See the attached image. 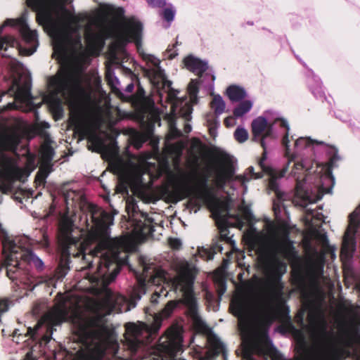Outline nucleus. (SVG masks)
Returning a JSON list of instances; mask_svg holds the SVG:
<instances>
[{
	"label": "nucleus",
	"instance_id": "f257e3e1",
	"mask_svg": "<svg viewBox=\"0 0 360 360\" xmlns=\"http://www.w3.org/2000/svg\"><path fill=\"white\" fill-rule=\"evenodd\" d=\"M89 212L92 225L86 235L70 218L64 217L60 219L58 231L60 259L54 277L62 280L67 275L70 269V256L82 257L85 269L92 268L94 259L96 260V279L108 285L120 273L121 265L127 262V256L123 260L119 256L125 243L110 236L112 216L93 205L89 207Z\"/></svg>",
	"mask_w": 360,
	"mask_h": 360
},
{
	"label": "nucleus",
	"instance_id": "f03ea898",
	"mask_svg": "<svg viewBox=\"0 0 360 360\" xmlns=\"http://www.w3.org/2000/svg\"><path fill=\"white\" fill-rule=\"evenodd\" d=\"M278 252L285 258L293 257L295 251L292 242L287 240L276 245L262 244L257 250L262 262L269 271L266 283V293L259 304L261 321L269 327L275 320L279 319L288 330L295 333L297 330L292 322L290 309L283 297L282 276L286 272L287 265L278 257Z\"/></svg>",
	"mask_w": 360,
	"mask_h": 360
},
{
	"label": "nucleus",
	"instance_id": "7ed1b4c3",
	"mask_svg": "<svg viewBox=\"0 0 360 360\" xmlns=\"http://www.w3.org/2000/svg\"><path fill=\"white\" fill-rule=\"evenodd\" d=\"M179 303L180 300L169 301L158 314L153 316L150 324L143 322L126 323L124 345L127 349L135 354L141 346L150 342L158 335L163 319L169 317Z\"/></svg>",
	"mask_w": 360,
	"mask_h": 360
},
{
	"label": "nucleus",
	"instance_id": "20e7f679",
	"mask_svg": "<svg viewBox=\"0 0 360 360\" xmlns=\"http://www.w3.org/2000/svg\"><path fill=\"white\" fill-rule=\"evenodd\" d=\"M198 274L195 266L187 261H182L176 266V275L171 280L174 291L182 293L181 303L187 307V314L195 324L202 323L198 314V303L194 295L193 285Z\"/></svg>",
	"mask_w": 360,
	"mask_h": 360
},
{
	"label": "nucleus",
	"instance_id": "39448f33",
	"mask_svg": "<svg viewBox=\"0 0 360 360\" xmlns=\"http://www.w3.org/2000/svg\"><path fill=\"white\" fill-rule=\"evenodd\" d=\"M159 193L162 198L169 203H176L190 196L205 202H210L214 199L213 189L208 184L207 176L199 179L194 188L186 184H165L159 188Z\"/></svg>",
	"mask_w": 360,
	"mask_h": 360
},
{
	"label": "nucleus",
	"instance_id": "423d86ee",
	"mask_svg": "<svg viewBox=\"0 0 360 360\" xmlns=\"http://www.w3.org/2000/svg\"><path fill=\"white\" fill-rule=\"evenodd\" d=\"M3 246V254L6 257L1 263V266L6 269V275L10 279L16 278L15 274L20 269V261L27 264L32 263L38 270L42 269L43 262L32 250L22 248L11 240L8 243L4 241Z\"/></svg>",
	"mask_w": 360,
	"mask_h": 360
},
{
	"label": "nucleus",
	"instance_id": "0eeeda50",
	"mask_svg": "<svg viewBox=\"0 0 360 360\" xmlns=\"http://www.w3.org/2000/svg\"><path fill=\"white\" fill-rule=\"evenodd\" d=\"M143 25L139 21L129 20L124 25L123 30L117 32H109L108 37L114 38L109 45L110 58L113 63L120 64L121 60L118 53L125 54V46L134 41L138 49L141 45Z\"/></svg>",
	"mask_w": 360,
	"mask_h": 360
},
{
	"label": "nucleus",
	"instance_id": "6e6552de",
	"mask_svg": "<svg viewBox=\"0 0 360 360\" xmlns=\"http://www.w3.org/2000/svg\"><path fill=\"white\" fill-rule=\"evenodd\" d=\"M75 333L78 340L86 347L104 340L109 335L107 327L101 323L100 317L82 320L78 324Z\"/></svg>",
	"mask_w": 360,
	"mask_h": 360
},
{
	"label": "nucleus",
	"instance_id": "1a4fd4ad",
	"mask_svg": "<svg viewBox=\"0 0 360 360\" xmlns=\"http://www.w3.org/2000/svg\"><path fill=\"white\" fill-rule=\"evenodd\" d=\"M49 85L54 89L56 94H60L70 102L76 101L83 92L79 81L70 72L52 77Z\"/></svg>",
	"mask_w": 360,
	"mask_h": 360
},
{
	"label": "nucleus",
	"instance_id": "9d476101",
	"mask_svg": "<svg viewBox=\"0 0 360 360\" xmlns=\"http://www.w3.org/2000/svg\"><path fill=\"white\" fill-rule=\"evenodd\" d=\"M132 77L133 79H135L136 82L137 89L135 94L126 96L121 91L114 86L112 81L110 79L109 75H106V79L108 80L109 85H110L112 91L116 94L121 100L131 102L132 105L135 108H140L143 112H146L150 107L153 105V103H150V101L146 96L145 90L141 85L138 75L133 73Z\"/></svg>",
	"mask_w": 360,
	"mask_h": 360
},
{
	"label": "nucleus",
	"instance_id": "9b49d317",
	"mask_svg": "<svg viewBox=\"0 0 360 360\" xmlns=\"http://www.w3.org/2000/svg\"><path fill=\"white\" fill-rule=\"evenodd\" d=\"M266 159V153H262V158L258 162V166L260 167L264 174L269 176L268 188L275 193L278 201L283 200L284 193L279 189V184L278 180L283 177L288 171V165L284 167L281 170L276 171L270 166L264 165V161Z\"/></svg>",
	"mask_w": 360,
	"mask_h": 360
},
{
	"label": "nucleus",
	"instance_id": "f8f14e48",
	"mask_svg": "<svg viewBox=\"0 0 360 360\" xmlns=\"http://www.w3.org/2000/svg\"><path fill=\"white\" fill-rule=\"evenodd\" d=\"M182 328L177 323L172 325L160 338V349L169 355H173L177 351L181 338Z\"/></svg>",
	"mask_w": 360,
	"mask_h": 360
},
{
	"label": "nucleus",
	"instance_id": "ddd939ff",
	"mask_svg": "<svg viewBox=\"0 0 360 360\" xmlns=\"http://www.w3.org/2000/svg\"><path fill=\"white\" fill-rule=\"evenodd\" d=\"M23 176L22 169L17 165L15 159L7 155L0 158V179L4 181L15 182Z\"/></svg>",
	"mask_w": 360,
	"mask_h": 360
},
{
	"label": "nucleus",
	"instance_id": "4468645a",
	"mask_svg": "<svg viewBox=\"0 0 360 360\" xmlns=\"http://www.w3.org/2000/svg\"><path fill=\"white\" fill-rule=\"evenodd\" d=\"M250 301L243 295L234 297L230 304L231 313L238 318V326L240 329H245L248 326V317L250 312Z\"/></svg>",
	"mask_w": 360,
	"mask_h": 360
},
{
	"label": "nucleus",
	"instance_id": "2eb2a0df",
	"mask_svg": "<svg viewBox=\"0 0 360 360\" xmlns=\"http://www.w3.org/2000/svg\"><path fill=\"white\" fill-rule=\"evenodd\" d=\"M22 138V134L15 127L0 131V151H9L19 156L17 150Z\"/></svg>",
	"mask_w": 360,
	"mask_h": 360
},
{
	"label": "nucleus",
	"instance_id": "dca6fc26",
	"mask_svg": "<svg viewBox=\"0 0 360 360\" xmlns=\"http://www.w3.org/2000/svg\"><path fill=\"white\" fill-rule=\"evenodd\" d=\"M252 140L256 141L259 139L260 146L263 148V153H266L265 139L271 137L272 135V124H269L266 118L258 117L255 119L251 124Z\"/></svg>",
	"mask_w": 360,
	"mask_h": 360
},
{
	"label": "nucleus",
	"instance_id": "f3484780",
	"mask_svg": "<svg viewBox=\"0 0 360 360\" xmlns=\"http://www.w3.org/2000/svg\"><path fill=\"white\" fill-rule=\"evenodd\" d=\"M66 316L67 313L65 309L60 307H56L41 318L37 326L46 325V329L50 330L51 333L54 326H58L65 321Z\"/></svg>",
	"mask_w": 360,
	"mask_h": 360
},
{
	"label": "nucleus",
	"instance_id": "a211bd4d",
	"mask_svg": "<svg viewBox=\"0 0 360 360\" xmlns=\"http://www.w3.org/2000/svg\"><path fill=\"white\" fill-rule=\"evenodd\" d=\"M4 25H10L12 27H18L20 36L27 43H33L37 41V32L30 30L26 22V20L23 18H20L18 19H7L4 22Z\"/></svg>",
	"mask_w": 360,
	"mask_h": 360
},
{
	"label": "nucleus",
	"instance_id": "6ab92c4d",
	"mask_svg": "<svg viewBox=\"0 0 360 360\" xmlns=\"http://www.w3.org/2000/svg\"><path fill=\"white\" fill-rule=\"evenodd\" d=\"M207 342L209 347L205 352L203 360H211L220 354L222 355L224 360L226 359L227 351L226 347L216 335H210L207 337Z\"/></svg>",
	"mask_w": 360,
	"mask_h": 360
},
{
	"label": "nucleus",
	"instance_id": "aec40b11",
	"mask_svg": "<svg viewBox=\"0 0 360 360\" xmlns=\"http://www.w3.org/2000/svg\"><path fill=\"white\" fill-rule=\"evenodd\" d=\"M144 59L150 62L155 68L150 70H146L145 75L148 77L150 81L156 86H160V83L165 79L167 77L164 70L160 66V61L159 59L155 58L151 55L144 56Z\"/></svg>",
	"mask_w": 360,
	"mask_h": 360
},
{
	"label": "nucleus",
	"instance_id": "412c9836",
	"mask_svg": "<svg viewBox=\"0 0 360 360\" xmlns=\"http://www.w3.org/2000/svg\"><path fill=\"white\" fill-rule=\"evenodd\" d=\"M185 66L191 72L195 73L198 76L202 77L203 73L208 69L207 63L193 56H188L184 60Z\"/></svg>",
	"mask_w": 360,
	"mask_h": 360
},
{
	"label": "nucleus",
	"instance_id": "4be33fe9",
	"mask_svg": "<svg viewBox=\"0 0 360 360\" xmlns=\"http://www.w3.org/2000/svg\"><path fill=\"white\" fill-rule=\"evenodd\" d=\"M13 86L16 88L15 92L16 99L27 101L31 98V84L29 82H25L21 85L20 81L15 79L13 82Z\"/></svg>",
	"mask_w": 360,
	"mask_h": 360
},
{
	"label": "nucleus",
	"instance_id": "5701e85b",
	"mask_svg": "<svg viewBox=\"0 0 360 360\" xmlns=\"http://www.w3.org/2000/svg\"><path fill=\"white\" fill-rule=\"evenodd\" d=\"M352 228L354 230V232H356L357 229H354V227L353 225L350 224V220L349 219V226L345 233L343 240H342V245L341 248V254L345 255L347 256H352L354 251V241L352 238H350L349 236V233L350 231V229Z\"/></svg>",
	"mask_w": 360,
	"mask_h": 360
},
{
	"label": "nucleus",
	"instance_id": "b1692460",
	"mask_svg": "<svg viewBox=\"0 0 360 360\" xmlns=\"http://www.w3.org/2000/svg\"><path fill=\"white\" fill-rule=\"evenodd\" d=\"M295 280L297 285L300 288V297L303 303L307 305L312 304L314 293L307 288L303 276L299 275Z\"/></svg>",
	"mask_w": 360,
	"mask_h": 360
},
{
	"label": "nucleus",
	"instance_id": "393cba45",
	"mask_svg": "<svg viewBox=\"0 0 360 360\" xmlns=\"http://www.w3.org/2000/svg\"><path fill=\"white\" fill-rule=\"evenodd\" d=\"M126 302V297L121 295H109L106 300L105 304L109 307V312H120L123 304Z\"/></svg>",
	"mask_w": 360,
	"mask_h": 360
},
{
	"label": "nucleus",
	"instance_id": "a878e982",
	"mask_svg": "<svg viewBox=\"0 0 360 360\" xmlns=\"http://www.w3.org/2000/svg\"><path fill=\"white\" fill-rule=\"evenodd\" d=\"M39 161L52 162L55 151L51 145L49 140H46L41 145L39 150Z\"/></svg>",
	"mask_w": 360,
	"mask_h": 360
},
{
	"label": "nucleus",
	"instance_id": "bb28decb",
	"mask_svg": "<svg viewBox=\"0 0 360 360\" xmlns=\"http://www.w3.org/2000/svg\"><path fill=\"white\" fill-rule=\"evenodd\" d=\"M226 94L229 98L233 102L240 101L246 96L245 89L237 85L229 86L226 89Z\"/></svg>",
	"mask_w": 360,
	"mask_h": 360
},
{
	"label": "nucleus",
	"instance_id": "cd10ccee",
	"mask_svg": "<svg viewBox=\"0 0 360 360\" xmlns=\"http://www.w3.org/2000/svg\"><path fill=\"white\" fill-rule=\"evenodd\" d=\"M85 40L89 46L95 48L96 46H103L105 37L101 33H94L91 31H88L85 34Z\"/></svg>",
	"mask_w": 360,
	"mask_h": 360
},
{
	"label": "nucleus",
	"instance_id": "c85d7f7f",
	"mask_svg": "<svg viewBox=\"0 0 360 360\" xmlns=\"http://www.w3.org/2000/svg\"><path fill=\"white\" fill-rule=\"evenodd\" d=\"M146 292V285L141 283L137 286L134 287L129 294V304L132 307H135L136 302L139 301L142 295Z\"/></svg>",
	"mask_w": 360,
	"mask_h": 360
},
{
	"label": "nucleus",
	"instance_id": "c756f323",
	"mask_svg": "<svg viewBox=\"0 0 360 360\" xmlns=\"http://www.w3.org/2000/svg\"><path fill=\"white\" fill-rule=\"evenodd\" d=\"M82 195L79 192L72 189H67L63 191V198L67 206H73L77 204Z\"/></svg>",
	"mask_w": 360,
	"mask_h": 360
},
{
	"label": "nucleus",
	"instance_id": "7c9ffc66",
	"mask_svg": "<svg viewBox=\"0 0 360 360\" xmlns=\"http://www.w3.org/2000/svg\"><path fill=\"white\" fill-rule=\"evenodd\" d=\"M210 107L214 110V114L218 116L224 112L226 104L221 96L215 95L210 103Z\"/></svg>",
	"mask_w": 360,
	"mask_h": 360
},
{
	"label": "nucleus",
	"instance_id": "2f4dec72",
	"mask_svg": "<svg viewBox=\"0 0 360 360\" xmlns=\"http://www.w3.org/2000/svg\"><path fill=\"white\" fill-rule=\"evenodd\" d=\"M217 226L219 231V240L226 243H230L231 242V239L229 237V231L228 221L226 219L222 220L217 223Z\"/></svg>",
	"mask_w": 360,
	"mask_h": 360
},
{
	"label": "nucleus",
	"instance_id": "473e14b6",
	"mask_svg": "<svg viewBox=\"0 0 360 360\" xmlns=\"http://www.w3.org/2000/svg\"><path fill=\"white\" fill-rule=\"evenodd\" d=\"M252 103L250 101H243L233 110V115L236 117H242L251 109Z\"/></svg>",
	"mask_w": 360,
	"mask_h": 360
},
{
	"label": "nucleus",
	"instance_id": "72a5a7b5",
	"mask_svg": "<svg viewBox=\"0 0 360 360\" xmlns=\"http://www.w3.org/2000/svg\"><path fill=\"white\" fill-rule=\"evenodd\" d=\"M278 120L280 121V126L281 127H283L285 129V133L282 139L281 143H282V145L285 148L286 155H288L289 150H290V146H289V143H290V139H289L290 127H289V125L286 120H285L283 119H279Z\"/></svg>",
	"mask_w": 360,
	"mask_h": 360
},
{
	"label": "nucleus",
	"instance_id": "f704fd0d",
	"mask_svg": "<svg viewBox=\"0 0 360 360\" xmlns=\"http://www.w3.org/2000/svg\"><path fill=\"white\" fill-rule=\"evenodd\" d=\"M70 125L74 128L75 133L83 137L86 134V129L78 116L70 118Z\"/></svg>",
	"mask_w": 360,
	"mask_h": 360
},
{
	"label": "nucleus",
	"instance_id": "c9c22d12",
	"mask_svg": "<svg viewBox=\"0 0 360 360\" xmlns=\"http://www.w3.org/2000/svg\"><path fill=\"white\" fill-rule=\"evenodd\" d=\"M317 145H323L324 143L323 141H314L310 138H304L300 137L295 140V146L297 148H306L313 144Z\"/></svg>",
	"mask_w": 360,
	"mask_h": 360
},
{
	"label": "nucleus",
	"instance_id": "e433bc0d",
	"mask_svg": "<svg viewBox=\"0 0 360 360\" xmlns=\"http://www.w3.org/2000/svg\"><path fill=\"white\" fill-rule=\"evenodd\" d=\"M233 175V170L231 168H227L221 170L217 176V183L219 186H223L229 178Z\"/></svg>",
	"mask_w": 360,
	"mask_h": 360
},
{
	"label": "nucleus",
	"instance_id": "4c0bfd02",
	"mask_svg": "<svg viewBox=\"0 0 360 360\" xmlns=\"http://www.w3.org/2000/svg\"><path fill=\"white\" fill-rule=\"evenodd\" d=\"M40 167L38 172L42 174V179H46L53 170L52 162L39 161Z\"/></svg>",
	"mask_w": 360,
	"mask_h": 360
},
{
	"label": "nucleus",
	"instance_id": "58836bf2",
	"mask_svg": "<svg viewBox=\"0 0 360 360\" xmlns=\"http://www.w3.org/2000/svg\"><path fill=\"white\" fill-rule=\"evenodd\" d=\"M350 224L354 229H357L360 225V205L349 214Z\"/></svg>",
	"mask_w": 360,
	"mask_h": 360
},
{
	"label": "nucleus",
	"instance_id": "ea45409f",
	"mask_svg": "<svg viewBox=\"0 0 360 360\" xmlns=\"http://www.w3.org/2000/svg\"><path fill=\"white\" fill-rule=\"evenodd\" d=\"M55 0H27L28 6L32 9H39L44 8L49 3Z\"/></svg>",
	"mask_w": 360,
	"mask_h": 360
},
{
	"label": "nucleus",
	"instance_id": "a19ab883",
	"mask_svg": "<svg viewBox=\"0 0 360 360\" xmlns=\"http://www.w3.org/2000/svg\"><path fill=\"white\" fill-rule=\"evenodd\" d=\"M234 138L239 143H243L248 139V133L243 128H237L234 132Z\"/></svg>",
	"mask_w": 360,
	"mask_h": 360
},
{
	"label": "nucleus",
	"instance_id": "79ce46f5",
	"mask_svg": "<svg viewBox=\"0 0 360 360\" xmlns=\"http://www.w3.org/2000/svg\"><path fill=\"white\" fill-rule=\"evenodd\" d=\"M217 288V293L219 296L222 295L226 290V282L224 278L220 277L215 280Z\"/></svg>",
	"mask_w": 360,
	"mask_h": 360
},
{
	"label": "nucleus",
	"instance_id": "37998d69",
	"mask_svg": "<svg viewBox=\"0 0 360 360\" xmlns=\"http://www.w3.org/2000/svg\"><path fill=\"white\" fill-rule=\"evenodd\" d=\"M207 125L209 128L210 134L212 136H216L217 128L219 125V122L217 118L207 120Z\"/></svg>",
	"mask_w": 360,
	"mask_h": 360
},
{
	"label": "nucleus",
	"instance_id": "c03bdc74",
	"mask_svg": "<svg viewBox=\"0 0 360 360\" xmlns=\"http://www.w3.org/2000/svg\"><path fill=\"white\" fill-rule=\"evenodd\" d=\"M161 15L167 22H172L174 18V11L171 8H166L161 12Z\"/></svg>",
	"mask_w": 360,
	"mask_h": 360
},
{
	"label": "nucleus",
	"instance_id": "a18cd8bd",
	"mask_svg": "<svg viewBox=\"0 0 360 360\" xmlns=\"http://www.w3.org/2000/svg\"><path fill=\"white\" fill-rule=\"evenodd\" d=\"M222 241H220L219 240H217L216 241H213L211 245V254L209 255V258H212L214 254H217V252H221L223 250L222 245L221 244Z\"/></svg>",
	"mask_w": 360,
	"mask_h": 360
},
{
	"label": "nucleus",
	"instance_id": "49530a36",
	"mask_svg": "<svg viewBox=\"0 0 360 360\" xmlns=\"http://www.w3.org/2000/svg\"><path fill=\"white\" fill-rule=\"evenodd\" d=\"M13 183L14 182L2 181L0 184V191L4 194H8L12 191Z\"/></svg>",
	"mask_w": 360,
	"mask_h": 360
},
{
	"label": "nucleus",
	"instance_id": "de8ad7c7",
	"mask_svg": "<svg viewBox=\"0 0 360 360\" xmlns=\"http://www.w3.org/2000/svg\"><path fill=\"white\" fill-rule=\"evenodd\" d=\"M57 0H55L53 2L49 3L44 8L34 9V11H41V13L39 14L38 17L43 18L44 20H49L51 19V16L49 12L46 11V8L49 6L53 4Z\"/></svg>",
	"mask_w": 360,
	"mask_h": 360
},
{
	"label": "nucleus",
	"instance_id": "09e8293b",
	"mask_svg": "<svg viewBox=\"0 0 360 360\" xmlns=\"http://www.w3.org/2000/svg\"><path fill=\"white\" fill-rule=\"evenodd\" d=\"M304 310L302 309L297 311V313L296 314V315L295 316V320L297 324L300 327L302 328L304 326Z\"/></svg>",
	"mask_w": 360,
	"mask_h": 360
},
{
	"label": "nucleus",
	"instance_id": "8fccbe9b",
	"mask_svg": "<svg viewBox=\"0 0 360 360\" xmlns=\"http://www.w3.org/2000/svg\"><path fill=\"white\" fill-rule=\"evenodd\" d=\"M154 231V227L152 225L146 224H143L140 229L141 233L143 236L152 235Z\"/></svg>",
	"mask_w": 360,
	"mask_h": 360
},
{
	"label": "nucleus",
	"instance_id": "3c124183",
	"mask_svg": "<svg viewBox=\"0 0 360 360\" xmlns=\"http://www.w3.org/2000/svg\"><path fill=\"white\" fill-rule=\"evenodd\" d=\"M50 106L52 108V110H54L56 112H60V113L63 112V106H62V103H61V101L60 99H58V98L54 99L51 103Z\"/></svg>",
	"mask_w": 360,
	"mask_h": 360
},
{
	"label": "nucleus",
	"instance_id": "603ef678",
	"mask_svg": "<svg viewBox=\"0 0 360 360\" xmlns=\"http://www.w3.org/2000/svg\"><path fill=\"white\" fill-rule=\"evenodd\" d=\"M259 169H261L260 172H255L254 167L251 166V167H249L247 169V170L248 171L249 174H250L251 178L255 179H258L262 178L263 174H264V172L262 171V169L260 167H259Z\"/></svg>",
	"mask_w": 360,
	"mask_h": 360
},
{
	"label": "nucleus",
	"instance_id": "864d4df0",
	"mask_svg": "<svg viewBox=\"0 0 360 360\" xmlns=\"http://www.w3.org/2000/svg\"><path fill=\"white\" fill-rule=\"evenodd\" d=\"M169 245L173 250H179L181 247V242L180 239L176 238H170L168 240Z\"/></svg>",
	"mask_w": 360,
	"mask_h": 360
},
{
	"label": "nucleus",
	"instance_id": "5fc2aeb1",
	"mask_svg": "<svg viewBox=\"0 0 360 360\" xmlns=\"http://www.w3.org/2000/svg\"><path fill=\"white\" fill-rule=\"evenodd\" d=\"M146 1L153 8H163L166 4V0H146Z\"/></svg>",
	"mask_w": 360,
	"mask_h": 360
},
{
	"label": "nucleus",
	"instance_id": "6e6d98bb",
	"mask_svg": "<svg viewBox=\"0 0 360 360\" xmlns=\"http://www.w3.org/2000/svg\"><path fill=\"white\" fill-rule=\"evenodd\" d=\"M304 165L302 162H297L294 164V168L292 171L293 176H296L297 171H301L304 169Z\"/></svg>",
	"mask_w": 360,
	"mask_h": 360
},
{
	"label": "nucleus",
	"instance_id": "4d7b16f0",
	"mask_svg": "<svg viewBox=\"0 0 360 360\" xmlns=\"http://www.w3.org/2000/svg\"><path fill=\"white\" fill-rule=\"evenodd\" d=\"M63 17L68 21L72 22L75 20L74 15L65 7H63Z\"/></svg>",
	"mask_w": 360,
	"mask_h": 360
},
{
	"label": "nucleus",
	"instance_id": "13d9d810",
	"mask_svg": "<svg viewBox=\"0 0 360 360\" xmlns=\"http://www.w3.org/2000/svg\"><path fill=\"white\" fill-rule=\"evenodd\" d=\"M241 211H242V213H243V217L245 219H246V220L251 219L252 214L248 207H244L242 208Z\"/></svg>",
	"mask_w": 360,
	"mask_h": 360
},
{
	"label": "nucleus",
	"instance_id": "bf43d9fd",
	"mask_svg": "<svg viewBox=\"0 0 360 360\" xmlns=\"http://www.w3.org/2000/svg\"><path fill=\"white\" fill-rule=\"evenodd\" d=\"M157 122H160V119L159 116L156 115H153L151 117V122L148 126V130L150 131H153V127H154V124Z\"/></svg>",
	"mask_w": 360,
	"mask_h": 360
},
{
	"label": "nucleus",
	"instance_id": "052dcab7",
	"mask_svg": "<svg viewBox=\"0 0 360 360\" xmlns=\"http://www.w3.org/2000/svg\"><path fill=\"white\" fill-rule=\"evenodd\" d=\"M113 15L117 18H122L124 15V10L122 8H117L113 10Z\"/></svg>",
	"mask_w": 360,
	"mask_h": 360
},
{
	"label": "nucleus",
	"instance_id": "680f3d73",
	"mask_svg": "<svg viewBox=\"0 0 360 360\" xmlns=\"http://www.w3.org/2000/svg\"><path fill=\"white\" fill-rule=\"evenodd\" d=\"M27 332L25 334V336H30L32 338H36V334H37V328H32L31 327H29L26 329Z\"/></svg>",
	"mask_w": 360,
	"mask_h": 360
},
{
	"label": "nucleus",
	"instance_id": "e2e57ef3",
	"mask_svg": "<svg viewBox=\"0 0 360 360\" xmlns=\"http://www.w3.org/2000/svg\"><path fill=\"white\" fill-rule=\"evenodd\" d=\"M8 309L7 300L0 299V312H5Z\"/></svg>",
	"mask_w": 360,
	"mask_h": 360
},
{
	"label": "nucleus",
	"instance_id": "0e129e2a",
	"mask_svg": "<svg viewBox=\"0 0 360 360\" xmlns=\"http://www.w3.org/2000/svg\"><path fill=\"white\" fill-rule=\"evenodd\" d=\"M42 174L40 172H37L36 177H35V181L39 184V185H43L46 184V179H42Z\"/></svg>",
	"mask_w": 360,
	"mask_h": 360
},
{
	"label": "nucleus",
	"instance_id": "69168bd1",
	"mask_svg": "<svg viewBox=\"0 0 360 360\" xmlns=\"http://www.w3.org/2000/svg\"><path fill=\"white\" fill-rule=\"evenodd\" d=\"M65 39H66L64 37H59L56 41V47L63 49L65 46Z\"/></svg>",
	"mask_w": 360,
	"mask_h": 360
},
{
	"label": "nucleus",
	"instance_id": "338daca9",
	"mask_svg": "<svg viewBox=\"0 0 360 360\" xmlns=\"http://www.w3.org/2000/svg\"><path fill=\"white\" fill-rule=\"evenodd\" d=\"M172 82L170 80H168L167 77H165V79H164V81H162V82L160 83V85L163 88H167L169 90L172 89Z\"/></svg>",
	"mask_w": 360,
	"mask_h": 360
},
{
	"label": "nucleus",
	"instance_id": "774afa93",
	"mask_svg": "<svg viewBox=\"0 0 360 360\" xmlns=\"http://www.w3.org/2000/svg\"><path fill=\"white\" fill-rule=\"evenodd\" d=\"M233 117L230 116V117H227L224 119V123L226 127H230L233 125Z\"/></svg>",
	"mask_w": 360,
	"mask_h": 360
}]
</instances>
